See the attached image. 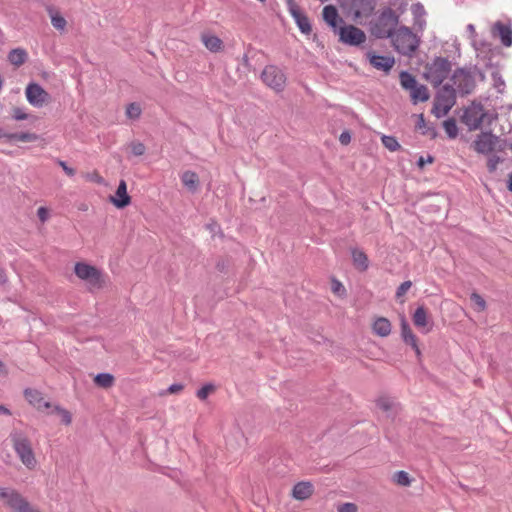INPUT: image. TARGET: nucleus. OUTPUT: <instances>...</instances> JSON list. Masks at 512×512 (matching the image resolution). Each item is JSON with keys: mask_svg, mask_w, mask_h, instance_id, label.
<instances>
[{"mask_svg": "<svg viewBox=\"0 0 512 512\" xmlns=\"http://www.w3.org/2000/svg\"><path fill=\"white\" fill-rule=\"evenodd\" d=\"M373 331L380 337H386L391 333V323L385 317L377 318L373 323Z\"/></svg>", "mask_w": 512, "mask_h": 512, "instance_id": "24", "label": "nucleus"}, {"mask_svg": "<svg viewBox=\"0 0 512 512\" xmlns=\"http://www.w3.org/2000/svg\"><path fill=\"white\" fill-rule=\"evenodd\" d=\"M335 34H338L340 42L350 46H359L366 41L364 31L354 25L344 23Z\"/></svg>", "mask_w": 512, "mask_h": 512, "instance_id": "9", "label": "nucleus"}, {"mask_svg": "<svg viewBox=\"0 0 512 512\" xmlns=\"http://www.w3.org/2000/svg\"><path fill=\"white\" fill-rule=\"evenodd\" d=\"M467 28H468L469 31L475 32V28H474V26L472 24H469Z\"/></svg>", "mask_w": 512, "mask_h": 512, "instance_id": "63", "label": "nucleus"}, {"mask_svg": "<svg viewBox=\"0 0 512 512\" xmlns=\"http://www.w3.org/2000/svg\"><path fill=\"white\" fill-rule=\"evenodd\" d=\"M26 399L37 407V409L41 410L43 408H50L51 404L47 401H44L41 397V394L37 390L26 389L25 390Z\"/></svg>", "mask_w": 512, "mask_h": 512, "instance_id": "22", "label": "nucleus"}, {"mask_svg": "<svg viewBox=\"0 0 512 512\" xmlns=\"http://www.w3.org/2000/svg\"><path fill=\"white\" fill-rule=\"evenodd\" d=\"M339 141L342 145H348L351 142L350 132L345 130L339 136Z\"/></svg>", "mask_w": 512, "mask_h": 512, "instance_id": "51", "label": "nucleus"}, {"mask_svg": "<svg viewBox=\"0 0 512 512\" xmlns=\"http://www.w3.org/2000/svg\"><path fill=\"white\" fill-rule=\"evenodd\" d=\"M412 12L415 17L416 23H419V25L421 26L422 24L420 23L419 19L425 15V9L423 5L420 3L414 4L412 6Z\"/></svg>", "mask_w": 512, "mask_h": 512, "instance_id": "41", "label": "nucleus"}, {"mask_svg": "<svg viewBox=\"0 0 512 512\" xmlns=\"http://www.w3.org/2000/svg\"><path fill=\"white\" fill-rule=\"evenodd\" d=\"M400 83L405 90L411 91L418 84L416 78L407 71L400 73Z\"/></svg>", "mask_w": 512, "mask_h": 512, "instance_id": "32", "label": "nucleus"}, {"mask_svg": "<svg viewBox=\"0 0 512 512\" xmlns=\"http://www.w3.org/2000/svg\"><path fill=\"white\" fill-rule=\"evenodd\" d=\"M498 162H499V158L498 157H494V158L489 159V161L487 163L488 170L490 172L495 171L496 168H497Z\"/></svg>", "mask_w": 512, "mask_h": 512, "instance_id": "53", "label": "nucleus"}, {"mask_svg": "<svg viewBox=\"0 0 512 512\" xmlns=\"http://www.w3.org/2000/svg\"><path fill=\"white\" fill-rule=\"evenodd\" d=\"M433 162H434V157H433V156H431V155H427V157H426V158H425V157H423V156H421V157H419V159H418V161H417V166H418L420 169H423V168H424V166H425L427 163L431 164V163H433Z\"/></svg>", "mask_w": 512, "mask_h": 512, "instance_id": "49", "label": "nucleus"}, {"mask_svg": "<svg viewBox=\"0 0 512 512\" xmlns=\"http://www.w3.org/2000/svg\"><path fill=\"white\" fill-rule=\"evenodd\" d=\"M442 111H443V104H440L438 99L435 97L434 105H433V108H432V113L437 118H441V117L444 116V115H442Z\"/></svg>", "mask_w": 512, "mask_h": 512, "instance_id": "48", "label": "nucleus"}, {"mask_svg": "<svg viewBox=\"0 0 512 512\" xmlns=\"http://www.w3.org/2000/svg\"><path fill=\"white\" fill-rule=\"evenodd\" d=\"M351 7L354 11V17L359 18L370 15L374 10L375 2L374 0H352Z\"/></svg>", "mask_w": 512, "mask_h": 512, "instance_id": "19", "label": "nucleus"}, {"mask_svg": "<svg viewBox=\"0 0 512 512\" xmlns=\"http://www.w3.org/2000/svg\"><path fill=\"white\" fill-rule=\"evenodd\" d=\"M358 508L354 503H344L338 507V512H357Z\"/></svg>", "mask_w": 512, "mask_h": 512, "instance_id": "46", "label": "nucleus"}, {"mask_svg": "<svg viewBox=\"0 0 512 512\" xmlns=\"http://www.w3.org/2000/svg\"><path fill=\"white\" fill-rule=\"evenodd\" d=\"M97 182L101 183L102 182V178L100 176L97 175Z\"/></svg>", "mask_w": 512, "mask_h": 512, "instance_id": "64", "label": "nucleus"}, {"mask_svg": "<svg viewBox=\"0 0 512 512\" xmlns=\"http://www.w3.org/2000/svg\"><path fill=\"white\" fill-rule=\"evenodd\" d=\"M424 135H429L431 138H435L437 136V131L434 128H428L426 131L422 132Z\"/></svg>", "mask_w": 512, "mask_h": 512, "instance_id": "56", "label": "nucleus"}, {"mask_svg": "<svg viewBox=\"0 0 512 512\" xmlns=\"http://www.w3.org/2000/svg\"><path fill=\"white\" fill-rule=\"evenodd\" d=\"M215 391V386L211 383L204 385L201 387L196 395L200 400H205L212 392Z\"/></svg>", "mask_w": 512, "mask_h": 512, "instance_id": "39", "label": "nucleus"}, {"mask_svg": "<svg viewBox=\"0 0 512 512\" xmlns=\"http://www.w3.org/2000/svg\"><path fill=\"white\" fill-rule=\"evenodd\" d=\"M183 388H184V386L182 384H172L167 389V392L170 394H174V393L180 392L181 390H183Z\"/></svg>", "mask_w": 512, "mask_h": 512, "instance_id": "54", "label": "nucleus"}, {"mask_svg": "<svg viewBox=\"0 0 512 512\" xmlns=\"http://www.w3.org/2000/svg\"><path fill=\"white\" fill-rule=\"evenodd\" d=\"M110 201L117 207V208H125L128 206L131 202V198L127 193V185L124 180H120L119 185L116 190L115 196L110 197Z\"/></svg>", "mask_w": 512, "mask_h": 512, "instance_id": "17", "label": "nucleus"}, {"mask_svg": "<svg viewBox=\"0 0 512 512\" xmlns=\"http://www.w3.org/2000/svg\"><path fill=\"white\" fill-rule=\"evenodd\" d=\"M450 80L453 82L452 85L456 87V92L461 96L471 94L476 86L472 73L466 68L454 70Z\"/></svg>", "mask_w": 512, "mask_h": 512, "instance_id": "6", "label": "nucleus"}, {"mask_svg": "<svg viewBox=\"0 0 512 512\" xmlns=\"http://www.w3.org/2000/svg\"><path fill=\"white\" fill-rule=\"evenodd\" d=\"M498 137L492 132H481L474 141V150L481 154H488L494 151Z\"/></svg>", "mask_w": 512, "mask_h": 512, "instance_id": "13", "label": "nucleus"}, {"mask_svg": "<svg viewBox=\"0 0 512 512\" xmlns=\"http://www.w3.org/2000/svg\"><path fill=\"white\" fill-rule=\"evenodd\" d=\"M412 334H413V332H412L408 322L406 321L405 317H402V319H401V336H402V339L406 338V337L412 338Z\"/></svg>", "mask_w": 512, "mask_h": 512, "instance_id": "43", "label": "nucleus"}, {"mask_svg": "<svg viewBox=\"0 0 512 512\" xmlns=\"http://www.w3.org/2000/svg\"><path fill=\"white\" fill-rule=\"evenodd\" d=\"M37 216L40 221L45 222L48 219V210L45 207L38 208Z\"/></svg>", "mask_w": 512, "mask_h": 512, "instance_id": "52", "label": "nucleus"}, {"mask_svg": "<svg viewBox=\"0 0 512 512\" xmlns=\"http://www.w3.org/2000/svg\"><path fill=\"white\" fill-rule=\"evenodd\" d=\"M508 189L512 192V172L509 174Z\"/></svg>", "mask_w": 512, "mask_h": 512, "instance_id": "60", "label": "nucleus"}, {"mask_svg": "<svg viewBox=\"0 0 512 512\" xmlns=\"http://www.w3.org/2000/svg\"><path fill=\"white\" fill-rule=\"evenodd\" d=\"M410 97L414 104L418 102H425L429 99L430 94L425 85L417 84L415 88L410 91Z\"/></svg>", "mask_w": 512, "mask_h": 512, "instance_id": "26", "label": "nucleus"}, {"mask_svg": "<svg viewBox=\"0 0 512 512\" xmlns=\"http://www.w3.org/2000/svg\"><path fill=\"white\" fill-rule=\"evenodd\" d=\"M492 33L495 37L500 38L504 46L509 47L512 45V29L510 26L497 21L493 26Z\"/></svg>", "mask_w": 512, "mask_h": 512, "instance_id": "18", "label": "nucleus"}, {"mask_svg": "<svg viewBox=\"0 0 512 512\" xmlns=\"http://www.w3.org/2000/svg\"><path fill=\"white\" fill-rule=\"evenodd\" d=\"M51 413H56L58 414L60 417H61V421L65 424V425H69L72 421V416H71V413L64 409V408H61L60 406H54L53 410L51 411Z\"/></svg>", "mask_w": 512, "mask_h": 512, "instance_id": "36", "label": "nucleus"}, {"mask_svg": "<svg viewBox=\"0 0 512 512\" xmlns=\"http://www.w3.org/2000/svg\"><path fill=\"white\" fill-rule=\"evenodd\" d=\"M28 102L35 107H42L50 99V95L39 84L30 83L26 87Z\"/></svg>", "mask_w": 512, "mask_h": 512, "instance_id": "11", "label": "nucleus"}, {"mask_svg": "<svg viewBox=\"0 0 512 512\" xmlns=\"http://www.w3.org/2000/svg\"><path fill=\"white\" fill-rule=\"evenodd\" d=\"M340 287H342L341 283L336 282V283L334 284V286H333V290H334L335 292H337V291L339 290V288H340Z\"/></svg>", "mask_w": 512, "mask_h": 512, "instance_id": "61", "label": "nucleus"}, {"mask_svg": "<svg viewBox=\"0 0 512 512\" xmlns=\"http://www.w3.org/2000/svg\"><path fill=\"white\" fill-rule=\"evenodd\" d=\"M48 11L51 17V23L53 27L57 30L63 31L67 24L65 18L58 12L54 11L53 8H49Z\"/></svg>", "mask_w": 512, "mask_h": 512, "instance_id": "33", "label": "nucleus"}, {"mask_svg": "<svg viewBox=\"0 0 512 512\" xmlns=\"http://www.w3.org/2000/svg\"><path fill=\"white\" fill-rule=\"evenodd\" d=\"M456 89L455 87L447 83L442 86V88L437 92L436 98L438 99L440 104H443L442 115H447L451 108L456 103Z\"/></svg>", "mask_w": 512, "mask_h": 512, "instance_id": "10", "label": "nucleus"}, {"mask_svg": "<svg viewBox=\"0 0 512 512\" xmlns=\"http://www.w3.org/2000/svg\"><path fill=\"white\" fill-rule=\"evenodd\" d=\"M9 141H21V142H34L37 141L39 136L35 133L30 132H19L5 135Z\"/></svg>", "mask_w": 512, "mask_h": 512, "instance_id": "30", "label": "nucleus"}, {"mask_svg": "<svg viewBox=\"0 0 512 512\" xmlns=\"http://www.w3.org/2000/svg\"><path fill=\"white\" fill-rule=\"evenodd\" d=\"M126 115L131 119H137L141 115V108L137 103H130L126 108Z\"/></svg>", "mask_w": 512, "mask_h": 512, "instance_id": "38", "label": "nucleus"}, {"mask_svg": "<svg viewBox=\"0 0 512 512\" xmlns=\"http://www.w3.org/2000/svg\"><path fill=\"white\" fill-rule=\"evenodd\" d=\"M413 323L417 328H424L428 325V313L423 306H419L413 314Z\"/></svg>", "mask_w": 512, "mask_h": 512, "instance_id": "29", "label": "nucleus"}, {"mask_svg": "<svg viewBox=\"0 0 512 512\" xmlns=\"http://www.w3.org/2000/svg\"><path fill=\"white\" fill-rule=\"evenodd\" d=\"M262 81L276 92H281L286 86L284 72L275 65H268L261 73Z\"/></svg>", "mask_w": 512, "mask_h": 512, "instance_id": "7", "label": "nucleus"}, {"mask_svg": "<svg viewBox=\"0 0 512 512\" xmlns=\"http://www.w3.org/2000/svg\"><path fill=\"white\" fill-rule=\"evenodd\" d=\"M13 118L15 120H25L28 118V115L18 107L13 108Z\"/></svg>", "mask_w": 512, "mask_h": 512, "instance_id": "50", "label": "nucleus"}, {"mask_svg": "<svg viewBox=\"0 0 512 512\" xmlns=\"http://www.w3.org/2000/svg\"><path fill=\"white\" fill-rule=\"evenodd\" d=\"M323 19L333 29L334 33L339 30L340 24H344V20L339 16L335 6L327 5L323 8Z\"/></svg>", "mask_w": 512, "mask_h": 512, "instance_id": "15", "label": "nucleus"}, {"mask_svg": "<svg viewBox=\"0 0 512 512\" xmlns=\"http://www.w3.org/2000/svg\"><path fill=\"white\" fill-rule=\"evenodd\" d=\"M129 147L131 148L132 154L135 156H142L146 151L145 145L140 141H132Z\"/></svg>", "mask_w": 512, "mask_h": 512, "instance_id": "40", "label": "nucleus"}, {"mask_svg": "<svg viewBox=\"0 0 512 512\" xmlns=\"http://www.w3.org/2000/svg\"><path fill=\"white\" fill-rule=\"evenodd\" d=\"M181 180L183 185L192 193L196 192L199 187V177L198 175L193 171H185L182 176Z\"/></svg>", "mask_w": 512, "mask_h": 512, "instance_id": "23", "label": "nucleus"}, {"mask_svg": "<svg viewBox=\"0 0 512 512\" xmlns=\"http://www.w3.org/2000/svg\"><path fill=\"white\" fill-rule=\"evenodd\" d=\"M472 302L477 306L478 311H483L486 308V302L482 296L477 293H472L470 296Z\"/></svg>", "mask_w": 512, "mask_h": 512, "instance_id": "42", "label": "nucleus"}, {"mask_svg": "<svg viewBox=\"0 0 512 512\" xmlns=\"http://www.w3.org/2000/svg\"><path fill=\"white\" fill-rule=\"evenodd\" d=\"M377 407L386 412L390 418H394L398 412L397 404L389 397H380L377 400Z\"/></svg>", "mask_w": 512, "mask_h": 512, "instance_id": "21", "label": "nucleus"}, {"mask_svg": "<svg viewBox=\"0 0 512 512\" xmlns=\"http://www.w3.org/2000/svg\"><path fill=\"white\" fill-rule=\"evenodd\" d=\"M425 126H426V121H425L424 115L423 114L418 115V121H417L416 127L418 129H423V128H425Z\"/></svg>", "mask_w": 512, "mask_h": 512, "instance_id": "55", "label": "nucleus"}, {"mask_svg": "<svg viewBox=\"0 0 512 512\" xmlns=\"http://www.w3.org/2000/svg\"><path fill=\"white\" fill-rule=\"evenodd\" d=\"M399 23V16L391 8H385L372 23L371 33L376 38H392Z\"/></svg>", "mask_w": 512, "mask_h": 512, "instance_id": "1", "label": "nucleus"}, {"mask_svg": "<svg viewBox=\"0 0 512 512\" xmlns=\"http://www.w3.org/2000/svg\"><path fill=\"white\" fill-rule=\"evenodd\" d=\"M443 127L448 137L454 139L458 136V127L454 118H449L443 122Z\"/></svg>", "mask_w": 512, "mask_h": 512, "instance_id": "34", "label": "nucleus"}, {"mask_svg": "<svg viewBox=\"0 0 512 512\" xmlns=\"http://www.w3.org/2000/svg\"><path fill=\"white\" fill-rule=\"evenodd\" d=\"M6 371H5V366L4 364L0 361V375L4 374Z\"/></svg>", "mask_w": 512, "mask_h": 512, "instance_id": "62", "label": "nucleus"}, {"mask_svg": "<svg viewBox=\"0 0 512 512\" xmlns=\"http://www.w3.org/2000/svg\"><path fill=\"white\" fill-rule=\"evenodd\" d=\"M94 383L101 388H110L114 384V376L109 373H99L95 376Z\"/></svg>", "mask_w": 512, "mask_h": 512, "instance_id": "31", "label": "nucleus"}, {"mask_svg": "<svg viewBox=\"0 0 512 512\" xmlns=\"http://www.w3.org/2000/svg\"><path fill=\"white\" fill-rule=\"evenodd\" d=\"M412 282L411 281H404L396 291V297L400 298L406 294V292L411 288Z\"/></svg>", "mask_w": 512, "mask_h": 512, "instance_id": "44", "label": "nucleus"}, {"mask_svg": "<svg viewBox=\"0 0 512 512\" xmlns=\"http://www.w3.org/2000/svg\"><path fill=\"white\" fill-rule=\"evenodd\" d=\"M484 115L485 114L481 105L473 106L465 109L463 115L461 116V121L467 125L470 130H476L480 128Z\"/></svg>", "mask_w": 512, "mask_h": 512, "instance_id": "12", "label": "nucleus"}, {"mask_svg": "<svg viewBox=\"0 0 512 512\" xmlns=\"http://www.w3.org/2000/svg\"><path fill=\"white\" fill-rule=\"evenodd\" d=\"M0 499L8 506L13 512H40L37 508L32 506L26 498L19 492L13 489L0 487Z\"/></svg>", "mask_w": 512, "mask_h": 512, "instance_id": "5", "label": "nucleus"}, {"mask_svg": "<svg viewBox=\"0 0 512 512\" xmlns=\"http://www.w3.org/2000/svg\"><path fill=\"white\" fill-rule=\"evenodd\" d=\"M393 480L395 483L401 486H409L411 481L409 475L405 471H398L394 474Z\"/></svg>", "mask_w": 512, "mask_h": 512, "instance_id": "37", "label": "nucleus"}, {"mask_svg": "<svg viewBox=\"0 0 512 512\" xmlns=\"http://www.w3.org/2000/svg\"><path fill=\"white\" fill-rule=\"evenodd\" d=\"M352 258H353V263L358 270L366 271L368 269V266H369L368 257L363 251L358 250V249H353L352 250Z\"/></svg>", "mask_w": 512, "mask_h": 512, "instance_id": "27", "label": "nucleus"}, {"mask_svg": "<svg viewBox=\"0 0 512 512\" xmlns=\"http://www.w3.org/2000/svg\"><path fill=\"white\" fill-rule=\"evenodd\" d=\"M74 271L77 277L86 281L92 288L99 289L103 286L102 273L96 267L86 263H77Z\"/></svg>", "mask_w": 512, "mask_h": 512, "instance_id": "8", "label": "nucleus"}, {"mask_svg": "<svg viewBox=\"0 0 512 512\" xmlns=\"http://www.w3.org/2000/svg\"><path fill=\"white\" fill-rule=\"evenodd\" d=\"M10 439L21 462L29 469L34 468L37 461L30 440L19 431H13L10 434Z\"/></svg>", "mask_w": 512, "mask_h": 512, "instance_id": "4", "label": "nucleus"}, {"mask_svg": "<svg viewBox=\"0 0 512 512\" xmlns=\"http://www.w3.org/2000/svg\"><path fill=\"white\" fill-rule=\"evenodd\" d=\"M27 59L28 54L23 48H15L8 53V61L16 67L23 65Z\"/></svg>", "mask_w": 512, "mask_h": 512, "instance_id": "25", "label": "nucleus"}, {"mask_svg": "<svg viewBox=\"0 0 512 512\" xmlns=\"http://www.w3.org/2000/svg\"><path fill=\"white\" fill-rule=\"evenodd\" d=\"M403 341L406 344L411 345V347L415 350V352L418 356L421 354L420 349L417 345V338L414 333L412 334V338L406 337V338H403Z\"/></svg>", "mask_w": 512, "mask_h": 512, "instance_id": "45", "label": "nucleus"}, {"mask_svg": "<svg viewBox=\"0 0 512 512\" xmlns=\"http://www.w3.org/2000/svg\"><path fill=\"white\" fill-rule=\"evenodd\" d=\"M451 70L452 64L447 58L436 57L425 65L423 76L434 88H437L449 76Z\"/></svg>", "mask_w": 512, "mask_h": 512, "instance_id": "2", "label": "nucleus"}, {"mask_svg": "<svg viewBox=\"0 0 512 512\" xmlns=\"http://www.w3.org/2000/svg\"><path fill=\"white\" fill-rule=\"evenodd\" d=\"M382 143L385 148H387L390 151H397L401 148V145L397 141V139L394 136H386L384 135L382 137Z\"/></svg>", "mask_w": 512, "mask_h": 512, "instance_id": "35", "label": "nucleus"}, {"mask_svg": "<svg viewBox=\"0 0 512 512\" xmlns=\"http://www.w3.org/2000/svg\"><path fill=\"white\" fill-rule=\"evenodd\" d=\"M0 413L5 415L11 414L10 410L4 405H0Z\"/></svg>", "mask_w": 512, "mask_h": 512, "instance_id": "58", "label": "nucleus"}, {"mask_svg": "<svg viewBox=\"0 0 512 512\" xmlns=\"http://www.w3.org/2000/svg\"><path fill=\"white\" fill-rule=\"evenodd\" d=\"M201 38L205 47L211 52H218L222 47V41L217 36L202 34Z\"/></svg>", "mask_w": 512, "mask_h": 512, "instance_id": "28", "label": "nucleus"}, {"mask_svg": "<svg viewBox=\"0 0 512 512\" xmlns=\"http://www.w3.org/2000/svg\"><path fill=\"white\" fill-rule=\"evenodd\" d=\"M7 276L3 268L0 267V284H5L7 282Z\"/></svg>", "mask_w": 512, "mask_h": 512, "instance_id": "57", "label": "nucleus"}, {"mask_svg": "<svg viewBox=\"0 0 512 512\" xmlns=\"http://www.w3.org/2000/svg\"><path fill=\"white\" fill-rule=\"evenodd\" d=\"M242 61H243V66H244L245 68H249L250 63H249V59H248L247 55H244V56H243Z\"/></svg>", "mask_w": 512, "mask_h": 512, "instance_id": "59", "label": "nucleus"}, {"mask_svg": "<svg viewBox=\"0 0 512 512\" xmlns=\"http://www.w3.org/2000/svg\"><path fill=\"white\" fill-rule=\"evenodd\" d=\"M367 56L369 58L370 64L378 70L388 72L395 64L393 57L376 55L372 52H368Z\"/></svg>", "mask_w": 512, "mask_h": 512, "instance_id": "16", "label": "nucleus"}, {"mask_svg": "<svg viewBox=\"0 0 512 512\" xmlns=\"http://www.w3.org/2000/svg\"><path fill=\"white\" fill-rule=\"evenodd\" d=\"M57 164L63 169V171L70 177L74 176L76 171L74 168H71L67 165L65 161L60 159L57 160Z\"/></svg>", "mask_w": 512, "mask_h": 512, "instance_id": "47", "label": "nucleus"}, {"mask_svg": "<svg viewBox=\"0 0 512 512\" xmlns=\"http://www.w3.org/2000/svg\"><path fill=\"white\" fill-rule=\"evenodd\" d=\"M391 39L395 50L405 56H411L420 44L419 37L406 26H400Z\"/></svg>", "mask_w": 512, "mask_h": 512, "instance_id": "3", "label": "nucleus"}, {"mask_svg": "<svg viewBox=\"0 0 512 512\" xmlns=\"http://www.w3.org/2000/svg\"><path fill=\"white\" fill-rule=\"evenodd\" d=\"M289 12L295 20L298 28L303 34L309 35L312 32V26L309 18L302 12L300 7L293 1L288 2Z\"/></svg>", "mask_w": 512, "mask_h": 512, "instance_id": "14", "label": "nucleus"}, {"mask_svg": "<svg viewBox=\"0 0 512 512\" xmlns=\"http://www.w3.org/2000/svg\"><path fill=\"white\" fill-rule=\"evenodd\" d=\"M314 491V487L310 482H299L294 485L292 490V496L297 500L308 499Z\"/></svg>", "mask_w": 512, "mask_h": 512, "instance_id": "20", "label": "nucleus"}]
</instances>
